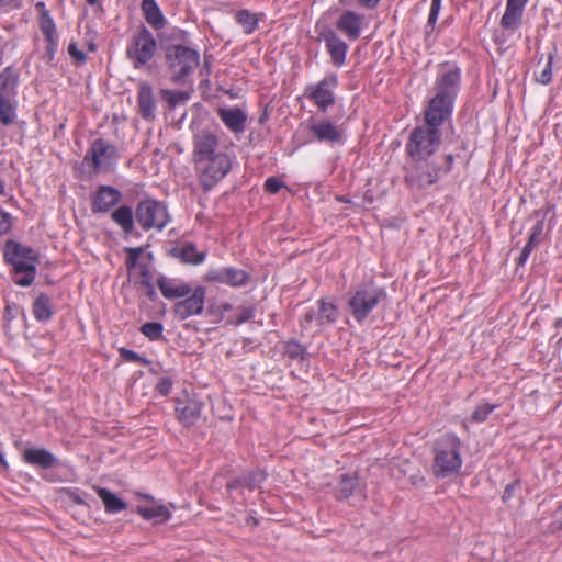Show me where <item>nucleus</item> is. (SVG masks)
Returning a JSON list of instances; mask_svg holds the SVG:
<instances>
[{"label":"nucleus","mask_w":562,"mask_h":562,"mask_svg":"<svg viewBox=\"0 0 562 562\" xmlns=\"http://www.w3.org/2000/svg\"><path fill=\"white\" fill-rule=\"evenodd\" d=\"M4 259L12 268L13 281L20 286H29L36 277L37 252L23 244L8 240L4 246Z\"/></svg>","instance_id":"obj_1"},{"label":"nucleus","mask_w":562,"mask_h":562,"mask_svg":"<svg viewBox=\"0 0 562 562\" xmlns=\"http://www.w3.org/2000/svg\"><path fill=\"white\" fill-rule=\"evenodd\" d=\"M461 440L451 434L437 439L434 448L432 472L438 479L456 477L462 467Z\"/></svg>","instance_id":"obj_2"},{"label":"nucleus","mask_w":562,"mask_h":562,"mask_svg":"<svg viewBox=\"0 0 562 562\" xmlns=\"http://www.w3.org/2000/svg\"><path fill=\"white\" fill-rule=\"evenodd\" d=\"M445 167L429 161V159H420V161L408 160L406 167L405 181L414 189H424L436 183L442 175L450 171L453 156L447 155L445 157Z\"/></svg>","instance_id":"obj_3"},{"label":"nucleus","mask_w":562,"mask_h":562,"mask_svg":"<svg viewBox=\"0 0 562 562\" xmlns=\"http://www.w3.org/2000/svg\"><path fill=\"white\" fill-rule=\"evenodd\" d=\"M168 60L173 82L188 83L191 89L192 75L200 64V55L195 49L182 45L169 48Z\"/></svg>","instance_id":"obj_4"},{"label":"nucleus","mask_w":562,"mask_h":562,"mask_svg":"<svg viewBox=\"0 0 562 562\" xmlns=\"http://www.w3.org/2000/svg\"><path fill=\"white\" fill-rule=\"evenodd\" d=\"M441 134L439 131L426 127H415L406 144L408 160L420 161L429 157L439 148Z\"/></svg>","instance_id":"obj_5"},{"label":"nucleus","mask_w":562,"mask_h":562,"mask_svg":"<svg viewBox=\"0 0 562 562\" xmlns=\"http://www.w3.org/2000/svg\"><path fill=\"white\" fill-rule=\"evenodd\" d=\"M199 179L205 190L212 189L232 169L231 155H218L214 158H201L194 160Z\"/></svg>","instance_id":"obj_6"},{"label":"nucleus","mask_w":562,"mask_h":562,"mask_svg":"<svg viewBox=\"0 0 562 562\" xmlns=\"http://www.w3.org/2000/svg\"><path fill=\"white\" fill-rule=\"evenodd\" d=\"M384 296L383 289L374 284L359 286L349 299V308L357 322L364 321Z\"/></svg>","instance_id":"obj_7"},{"label":"nucleus","mask_w":562,"mask_h":562,"mask_svg":"<svg viewBox=\"0 0 562 562\" xmlns=\"http://www.w3.org/2000/svg\"><path fill=\"white\" fill-rule=\"evenodd\" d=\"M339 317L338 307L324 299L317 301L316 307H311L301 317L303 330L319 333L327 325L334 324Z\"/></svg>","instance_id":"obj_8"},{"label":"nucleus","mask_w":562,"mask_h":562,"mask_svg":"<svg viewBox=\"0 0 562 562\" xmlns=\"http://www.w3.org/2000/svg\"><path fill=\"white\" fill-rule=\"evenodd\" d=\"M135 216L138 224L145 231L151 228L162 231L169 222V214L166 205L155 200H145L139 202Z\"/></svg>","instance_id":"obj_9"},{"label":"nucleus","mask_w":562,"mask_h":562,"mask_svg":"<svg viewBox=\"0 0 562 562\" xmlns=\"http://www.w3.org/2000/svg\"><path fill=\"white\" fill-rule=\"evenodd\" d=\"M460 77V70L457 68L442 70L429 105H452L459 92Z\"/></svg>","instance_id":"obj_10"},{"label":"nucleus","mask_w":562,"mask_h":562,"mask_svg":"<svg viewBox=\"0 0 562 562\" xmlns=\"http://www.w3.org/2000/svg\"><path fill=\"white\" fill-rule=\"evenodd\" d=\"M159 95L160 98L156 99L151 86L146 81H139L137 88L138 105H154L156 102H166L168 105L186 103L191 99V89H161Z\"/></svg>","instance_id":"obj_11"},{"label":"nucleus","mask_w":562,"mask_h":562,"mask_svg":"<svg viewBox=\"0 0 562 562\" xmlns=\"http://www.w3.org/2000/svg\"><path fill=\"white\" fill-rule=\"evenodd\" d=\"M117 159L116 147L104 139H95L85 157L86 161H91L93 170L97 172L110 171L116 165Z\"/></svg>","instance_id":"obj_12"},{"label":"nucleus","mask_w":562,"mask_h":562,"mask_svg":"<svg viewBox=\"0 0 562 562\" xmlns=\"http://www.w3.org/2000/svg\"><path fill=\"white\" fill-rule=\"evenodd\" d=\"M157 50V42L147 29H142L127 47V56L138 68L148 63Z\"/></svg>","instance_id":"obj_13"},{"label":"nucleus","mask_w":562,"mask_h":562,"mask_svg":"<svg viewBox=\"0 0 562 562\" xmlns=\"http://www.w3.org/2000/svg\"><path fill=\"white\" fill-rule=\"evenodd\" d=\"M250 276L247 271L234 267L211 268L204 276L207 282L226 284L232 288H240L248 283Z\"/></svg>","instance_id":"obj_14"},{"label":"nucleus","mask_w":562,"mask_h":562,"mask_svg":"<svg viewBox=\"0 0 562 562\" xmlns=\"http://www.w3.org/2000/svg\"><path fill=\"white\" fill-rule=\"evenodd\" d=\"M190 296L176 303L173 310L175 314L180 319H187L191 316L200 315L204 310L206 290L204 286H196Z\"/></svg>","instance_id":"obj_15"},{"label":"nucleus","mask_w":562,"mask_h":562,"mask_svg":"<svg viewBox=\"0 0 562 562\" xmlns=\"http://www.w3.org/2000/svg\"><path fill=\"white\" fill-rule=\"evenodd\" d=\"M222 148L218 136L214 130L200 128L193 135V159L205 158L213 150Z\"/></svg>","instance_id":"obj_16"},{"label":"nucleus","mask_w":562,"mask_h":562,"mask_svg":"<svg viewBox=\"0 0 562 562\" xmlns=\"http://www.w3.org/2000/svg\"><path fill=\"white\" fill-rule=\"evenodd\" d=\"M337 76H326L317 86L310 88V98L316 105H331L335 102L334 89Z\"/></svg>","instance_id":"obj_17"},{"label":"nucleus","mask_w":562,"mask_h":562,"mask_svg":"<svg viewBox=\"0 0 562 562\" xmlns=\"http://www.w3.org/2000/svg\"><path fill=\"white\" fill-rule=\"evenodd\" d=\"M321 37L325 42L333 64L337 67L342 66L346 61L348 45L333 30H325L321 33Z\"/></svg>","instance_id":"obj_18"},{"label":"nucleus","mask_w":562,"mask_h":562,"mask_svg":"<svg viewBox=\"0 0 562 562\" xmlns=\"http://www.w3.org/2000/svg\"><path fill=\"white\" fill-rule=\"evenodd\" d=\"M366 25L367 22L364 15L350 10L345 11L336 22L337 29L346 34L350 40H357Z\"/></svg>","instance_id":"obj_19"},{"label":"nucleus","mask_w":562,"mask_h":562,"mask_svg":"<svg viewBox=\"0 0 562 562\" xmlns=\"http://www.w3.org/2000/svg\"><path fill=\"white\" fill-rule=\"evenodd\" d=\"M121 192L110 186H101L93 196V212L105 213L119 203Z\"/></svg>","instance_id":"obj_20"},{"label":"nucleus","mask_w":562,"mask_h":562,"mask_svg":"<svg viewBox=\"0 0 562 562\" xmlns=\"http://www.w3.org/2000/svg\"><path fill=\"white\" fill-rule=\"evenodd\" d=\"M157 284L161 294L169 300L186 297L192 291L188 283L178 279L162 277L158 280Z\"/></svg>","instance_id":"obj_21"},{"label":"nucleus","mask_w":562,"mask_h":562,"mask_svg":"<svg viewBox=\"0 0 562 562\" xmlns=\"http://www.w3.org/2000/svg\"><path fill=\"white\" fill-rule=\"evenodd\" d=\"M363 484L356 475L344 474L337 490V496L342 499L350 497L360 502L363 498Z\"/></svg>","instance_id":"obj_22"},{"label":"nucleus","mask_w":562,"mask_h":562,"mask_svg":"<svg viewBox=\"0 0 562 562\" xmlns=\"http://www.w3.org/2000/svg\"><path fill=\"white\" fill-rule=\"evenodd\" d=\"M143 248H126L127 252V269L132 277L139 276L143 284H148L150 280V273L147 265L138 261L139 256L143 254Z\"/></svg>","instance_id":"obj_23"},{"label":"nucleus","mask_w":562,"mask_h":562,"mask_svg":"<svg viewBox=\"0 0 562 562\" xmlns=\"http://www.w3.org/2000/svg\"><path fill=\"white\" fill-rule=\"evenodd\" d=\"M311 130L321 142H342V130L329 121L315 122Z\"/></svg>","instance_id":"obj_24"},{"label":"nucleus","mask_w":562,"mask_h":562,"mask_svg":"<svg viewBox=\"0 0 562 562\" xmlns=\"http://www.w3.org/2000/svg\"><path fill=\"white\" fill-rule=\"evenodd\" d=\"M220 116L231 131L239 133L245 130L247 114L240 108H220Z\"/></svg>","instance_id":"obj_25"},{"label":"nucleus","mask_w":562,"mask_h":562,"mask_svg":"<svg viewBox=\"0 0 562 562\" xmlns=\"http://www.w3.org/2000/svg\"><path fill=\"white\" fill-rule=\"evenodd\" d=\"M144 497L151 501V504L148 506H138L136 509L144 519L165 522L170 518V512L167 506L153 501L149 495H145Z\"/></svg>","instance_id":"obj_26"},{"label":"nucleus","mask_w":562,"mask_h":562,"mask_svg":"<svg viewBox=\"0 0 562 562\" xmlns=\"http://www.w3.org/2000/svg\"><path fill=\"white\" fill-rule=\"evenodd\" d=\"M140 9L146 22L155 30L166 26L167 20L155 0H143Z\"/></svg>","instance_id":"obj_27"},{"label":"nucleus","mask_w":562,"mask_h":562,"mask_svg":"<svg viewBox=\"0 0 562 562\" xmlns=\"http://www.w3.org/2000/svg\"><path fill=\"white\" fill-rule=\"evenodd\" d=\"M24 460L34 465L48 469L56 463V458L48 450L43 448H29L23 453Z\"/></svg>","instance_id":"obj_28"},{"label":"nucleus","mask_w":562,"mask_h":562,"mask_svg":"<svg viewBox=\"0 0 562 562\" xmlns=\"http://www.w3.org/2000/svg\"><path fill=\"white\" fill-rule=\"evenodd\" d=\"M16 77L10 68L0 74V105H12Z\"/></svg>","instance_id":"obj_29"},{"label":"nucleus","mask_w":562,"mask_h":562,"mask_svg":"<svg viewBox=\"0 0 562 562\" xmlns=\"http://www.w3.org/2000/svg\"><path fill=\"white\" fill-rule=\"evenodd\" d=\"M176 412L179 420L186 425H192L200 416L201 405L196 401L179 402Z\"/></svg>","instance_id":"obj_30"},{"label":"nucleus","mask_w":562,"mask_h":562,"mask_svg":"<svg viewBox=\"0 0 562 562\" xmlns=\"http://www.w3.org/2000/svg\"><path fill=\"white\" fill-rule=\"evenodd\" d=\"M98 496L102 499L105 512L116 514L126 508V503L104 487H95Z\"/></svg>","instance_id":"obj_31"},{"label":"nucleus","mask_w":562,"mask_h":562,"mask_svg":"<svg viewBox=\"0 0 562 562\" xmlns=\"http://www.w3.org/2000/svg\"><path fill=\"white\" fill-rule=\"evenodd\" d=\"M450 116V108H427L425 110V125L422 127L439 131V126Z\"/></svg>","instance_id":"obj_32"},{"label":"nucleus","mask_w":562,"mask_h":562,"mask_svg":"<svg viewBox=\"0 0 562 562\" xmlns=\"http://www.w3.org/2000/svg\"><path fill=\"white\" fill-rule=\"evenodd\" d=\"M112 220L121 226L125 233H131L134 228L133 211L130 206L123 205L112 213Z\"/></svg>","instance_id":"obj_33"},{"label":"nucleus","mask_w":562,"mask_h":562,"mask_svg":"<svg viewBox=\"0 0 562 562\" xmlns=\"http://www.w3.org/2000/svg\"><path fill=\"white\" fill-rule=\"evenodd\" d=\"M40 26L41 31L46 37L47 48L49 50L54 49V47L57 45L56 26L54 20L47 12L42 14Z\"/></svg>","instance_id":"obj_34"},{"label":"nucleus","mask_w":562,"mask_h":562,"mask_svg":"<svg viewBox=\"0 0 562 562\" xmlns=\"http://www.w3.org/2000/svg\"><path fill=\"white\" fill-rule=\"evenodd\" d=\"M33 314L38 321H47L53 315L52 300L46 294H40L33 304Z\"/></svg>","instance_id":"obj_35"},{"label":"nucleus","mask_w":562,"mask_h":562,"mask_svg":"<svg viewBox=\"0 0 562 562\" xmlns=\"http://www.w3.org/2000/svg\"><path fill=\"white\" fill-rule=\"evenodd\" d=\"M236 21L241 26L244 33L251 34L258 26V15L248 10H240L236 13Z\"/></svg>","instance_id":"obj_36"},{"label":"nucleus","mask_w":562,"mask_h":562,"mask_svg":"<svg viewBox=\"0 0 562 562\" xmlns=\"http://www.w3.org/2000/svg\"><path fill=\"white\" fill-rule=\"evenodd\" d=\"M522 10L514 9L512 5L506 4L505 13L501 20V25L505 30H517L522 16Z\"/></svg>","instance_id":"obj_37"},{"label":"nucleus","mask_w":562,"mask_h":562,"mask_svg":"<svg viewBox=\"0 0 562 562\" xmlns=\"http://www.w3.org/2000/svg\"><path fill=\"white\" fill-rule=\"evenodd\" d=\"M181 257L186 262L200 265L204 261L205 254L198 251L194 245L189 244L182 248Z\"/></svg>","instance_id":"obj_38"},{"label":"nucleus","mask_w":562,"mask_h":562,"mask_svg":"<svg viewBox=\"0 0 562 562\" xmlns=\"http://www.w3.org/2000/svg\"><path fill=\"white\" fill-rule=\"evenodd\" d=\"M162 325L156 322L145 323L140 327V331L150 340H157L162 336Z\"/></svg>","instance_id":"obj_39"},{"label":"nucleus","mask_w":562,"mask_h":562,"mask_svg":"<svg viewBox=\"0 0 562 562\" xmlns=\"http://www.w3.org/2000/svg\"><path fill=\"white\" fill-rule=\"evenodd\" d=\"M265 479H266V473L262 471H258V472L250 473V474L246 475L245 477H243L240 484L243 486H246V487L252 490V488L260 486V484L265 481Z\"/></svg>","instance_id":"obj_40"},{"label":"nucleus","mask_w":562,"mask_h":562,"mask_svg":"<svg viewBox=\"0 0 562 562\" xmlns=\"http://www.w3.org/2000/svg\"><path fill=\"white\" fill-rule=\"evenodd\" d=\"M493 409H494V406L490 405V404H482V405L477 406L476 409L473 412L472 416L465 420V424L468 422L483 423L487 418V416L492 413Z\"/></svg>","instance_id":"obj_41"},{"label":"nucleus","mask_w":562,"mask_h":562,"mask_svg":"<svg viewBox=\"0 0 562 562\" xmlns=\"http://www.w3.org/2000/svg\"><path fill=\"white\" fill-rule=\"evenodd\" d=\"M520 483L519 481H514L513 483H509L506 485L504 494H503V501L505 503L510 504L514 499H519L520 495Z\"/></svg>","instance_id":"obj_42"},{"label":"nucleus","mask_w":562,"mask_h":562,"mask_svg":"<svg viewBox=\"0 0 562 562\" xmlns=\"http://www.w3.org/2000/svg\"><path fill=\"white\" fill-rule=\"evenodd\" d=\"M536 81L542 85H547L552 79V63H551V56L547 60V63L543 65L542 69L540 71L535 72Z\"/></svg>","instance_id":"obj_43"},{"label":"nucleus","mask_w":562,"mask_h":562,"mask_svg":"<svg viewBox=\"0 0 562 562\" xmlns=\"http://www.w3.org/2000/svg\"><path fill=\"white\" fill-rule=\"evenodd\" d=\"M254 316V308L249 306L240 307L236 314V325H240Z\"/></svg>","instance_id":"obj_44"},{"label":"nucleus","mask_w":562,"mask_h":562,"mask_svg":"<svg viewBox=\"0 0 562 562\" xmlns=\"http://www.w3.org/2000/svg\"><path fill=\"white\" fill-rule=\"evenodd\" d=\"M441 9V0H431L428 24L435 25Z\"/></svg>","instance_id":"obj_45"},{"label":"nucleus","mask_w":562,"mask_h":562,"mask_svg":"<svg viewBox=\"0 0 562 562\" xmlns=\"http://www.w3.org/2000/svg\"><path fill=\"white\" fill-rule=\"evenodd\" d=\"M11 226V215L8 212L0 209V235L8 233Z\"/></svg>","instance_id":"obj_46"},{"label":"nucleus","mask_w":562,"mask_h":562,"mask_svg":"<svg viewBox=\"0 0 562 562\" xmlns=\"http://www.w3.org/2000/svg\"><path fill=\"white\" fill-rule=\"evenodd\" d=\"M15 119L13 108H0V123L8 125Z\"/></svg>","instance_id":"obj_47"},{"label":"nucleus","mask_w":562,"mask_h":562,"mask_svg":"<svg viewBox=\"0 0 562 562\" xmlns=\"http://www.w3.org/2000/svg\"><path fill=\"white\" fill-rule=\"evenodd\" d=\"M265 187L270 193H277L283 187V182L278 178L271 177L266 180Z\"/></svg>","instance_id":"obj_48"},{"label":"nucleus","mask_w":562,"mask_h":562,"mask_svg":"<svg viewBox=\"0 0 562 562\" xmlns=\"http://www.w3.org/2000/svg\"><path fill=\"white\" fill-rule=\"evenodd\" d=\"M156 389L161 395H168L172 389V381L169 378H161Z\"/></svg>","instance_id":"obj_49"},{"label":"nucleus","mask_w":562,"mask_h":562,"mask_svg":"<svg viewBox=\"0 0 562 562\" xmlns=\"http://www.w3.org/2000/svg\"><path fill=\"white\" fill-rule=\"evenodd\" d=\"M122 356L127 360V361H138V362H146L144 359H142L136 352L132 351V350H126V349H122Z\"/></svg>","instance_id":"obj_50"},{"label":"nucleus","mask_w":562,"mask_h":562,"mask_svg":"<svg viewBox=\"0 0 562 562\" xmlns=\"http://www.w3.org/2000/svg\"><path fill=\"white\" fill-rule=\"evenodd\" d=\"M16 0H0V13L16 8Z\"/></svg>","instance_id":"obj_51"},{"label":"nucleus","mask_w":562,"mask_h":562,"mask_svg":"<svg viewBox=\"0 0 562 562\" xmlns=\"http://www.w3.org/2000/svg\"><path fill=\"white\" fill-rule=\"evenodd\" d=\"M68 52L77 60L81 61L85 59V54L82 52H80L75 44L69 45Z\"/></svg>","instance_id":"obj_52"},{"label":"nucleus","mask_w":562,"mask_h":562,"mask_svg":"<svg viewBox=\"0 0 562 562\" xmlns=\"http://www.w3.org/2000/svg\"><path fill=\"white\" fill-rule=\"evenodd\" d=\"M532 250H533L532 247L526 245L521 251L520 257L518 258V263L524 265L527 261V259L529 258Z\"/></svg>","instance_id":"obj_53"},{"label":"nucleus","mask_w":562,"mask_h":562,"mask_svg":"<svg viewBox=\"0 0 562 562\" xmlns=\"http://www.w3.org/2000/svg\"><path fill=\"white\" fill-rule=\"evenodd\" d=\"M527 3H528V0H507L506 4L512 5V8H514V9L524 11Z\"/></svg>","instance_id":"obj_54"},{"label":"nucleus","mask_w":562,"mask_h":562,"mask_svg":"<svg viewBox=\"0 0 562 562\" xmlns=\"http://www.w3.org/2000/svg\"><path fill=\"white\" fill-rule=\"evenodd\" d=\"M543 226H544L543 221L537 222L531 229V234L541 238L542 233H543Z\"/></svg>","instance_id":"obj_55"},{"label":"nucleus","mask_w":562,"mask_h":562,"mask_svg":"<svg viewBox=\"0 0 562 562\" xmlns=\"http://www.w3.org/2000/svg\"><path fill=\"white\" fill-rule=\"evenodd\" d=\"M361 5L367 8H374L379 3L380 0H357Z\"/></svg>","instance_id":"obj_56"},{"label":"nucleus","mask_w":562,"mask_h":562,"mask_svg":"<svg viewBox=\"0 0 562 562\" xmlns=\"http://www.w3.org/2000/svg\"><path fill=\"white\" fill-rule=\"evenodd\" d=\"M218 155H229V154L222 147V148L213 150L212 154H207L205 158L211 159Z\"/></svg>","instance_id":"obj_57"},{"label":"nucleus","mask_w":562,"mask_h":562,"mask_svg":"<svg viewBox=\"0 0 562 562\" xmlns=\"http://www.w3.org/2000/svg\"><path fill=\"white\" fill-rule=\"evenodd\" d=\"M540 237L535 236L533 234L530 233L527 246L535 248V246L540 243Z\"/></svg>","instance_id":"obj_58"},{"label":"nucleus","mask_w":562,"mask_h":562,"mask_svg":"<svg viewBox=\"0 0 562 562\" xmlns=\"http://www.w3.org/2000/svg\"><path fill=\"white\" fill-rule=\"evenodd\" d=\"M140 110L142 116L145 119H149L154 115L153 108H140Z\"/></svg>","instance_id":"obj_59"},{"label":"nucleus","mask_w":562,"mask_h":562,"mask_svg":"<svg viewBox=\"0 0 562 562\" xmlns=\"http://www.w3.org/2000/svg\"><path fill=\"white\" fill-rule=\"evenodd\" d=\"M70 498H71L75 503H77V504H83V503H85V501L82 499V497L80 496V494H79V493H77V492H71V493H70Z\"/></svg>","instance_id":"obj_60"},{"label":"nucleus","mask_w":562,"mask_h":562,"mask_svg":"<svg viewBox=\"0 0 562 562\" xmlns=\"http://www.w3.org/2000/svg\"><path fill=\"white\" fill-rule=\"evenodd\" d=\"M4 189H5V183L3 180L0 179V195H2L4 193Z\"/></svg>","instance_id":"obj_61"},{"label":"nucleus","mask_w":562,"mask_h":562,"mask_svg":"<svg viewBox=\"0 0 562 562\" xmlns=\"http://www.w3.org/2000/svg\"><path fill=\"white\" fill-rule=\"evenodd\" d=\"M87 2L91 5H94L98 2V0H87Z\"/></svg>","instance_id":"obj_62"},{"label":"nucleus","mask_w":562,"mask_h":562,"mask_svg":"<svg viewBox=\"0 0 562 562\" xmlns=\"http://www.w3.org/2000/svg\"><path fill=\"white\" fill-rule=\"evenodd\" d=\"M0 462L4 463V459H3V456L1 453H0Z\"/></svg>","instance_id":"obj_63"},{"label":"nucleus","mask_w":562,"mask_h":562,"mask_svg":"<svg viewBox=\"0 0 562 562\" xmlns=\"http://www.w3.org/2000/svg\"><path fill=\"white\" fill-rule=\"evenodd\" d=\"M227 486H228V488H233L235 485H234V483H228Z\"/></svg>","instance_id":"obj_64"}]
</instances>
